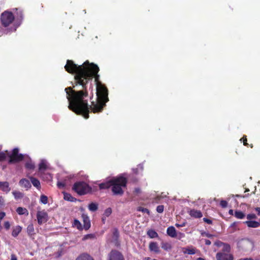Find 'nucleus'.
Masks as SVG:
<instances>
[{"instance_id":"nucleus-13","label":"nucleus","mask_w":260,"mask_h":260,"mask_svg":"<svg viewBox=\"0 0 260 260\" xmlns=\"http://www.w3.org/2000/svg\"><path fill=\"white\" fill-rule=\"evenodd\" d=\"M0 190L6 193H8L10 192L11 190V187H10L9 182L7 181H0Z\"/></svg>"},{"instance_id":"nucleus-52","label":"nucleus","mask_w":260,"mask_h":260,"mask_svg":"<svg viewBox=\"0 0 260 260\" xmlns=\"http://www.w3.org/2000/svg\"><path fill=\"white\" fill-rule=\"evenodd\" d=\"M11 260H17V256L14 254H12L11 255Z\"/></svg>"},{"instance_id":"nucleus-48","label":"nucleus","mask_w":260,"mask_h":260,"mask_svg":"<svg viewBox=\"0 0 260 260\" xmlns=\"http://www.w3.org/2000/svg\"><path fill=\"white\" fill-rule=\"evenodd\" d=\"M4 227L6 230H9L10 228V224L9 221H5L4 222Z\"/></svg>"},{"instance_id":"nucleus-2","label":"nucleus","mask_w":260,"mask_h":260,"mask_svg":"<svg viewBox=\"0 0 260 260\" xmlns=\"http://www.w3.org/2000/svg\"><path fill=\"white\" fill-rule=\"evenodd\" d=\"M89 62L88 60H86L82 64L78 65L72 60H67V63L64 66L66 71L69 73L75 74L74 76L75 85L72 87L73 88L82 83V78L83 77V76H84Z\"/></svg>"},{"instance_id":"nucleus-35","label":"nucleus","mask_w":260,"mask_h":260,"mask_svg":"<svg viewBox=\"0 0 260 260\" xmlns=\"http://www.w3.org/2000/svg\"><path fill=\"white\" fill-rule=\"evenodd\" d=\"M137 211L142 212L143 213H146L148 215H149L150 214V211L148 209L143 208L142 207H138L137 208Z\"/></svg>"},{"instance_id":"nucleus-8","label":"nucleus","mask_w":260,"mask_h":260,"mask_svg":"<svg viewBox=\"0 0 260 260\" xmlns=\"http://www.w3.org/2000/svg\"><path fill=\"white\" fill-rule=\"evenodd\" d=\"M37 218L38 224L41 225L47 221L48 214L45 210L38 211L37 213Z\"/></svg>"},{"instance_id":"nucleus-21","label":"nucleus","mask_w":260,"mask_h":260,"mask_svg":"<svg viewBox=\"0 0 260 260\" xmlns=\"http://www.w3.org/2000/svg\"><path fill=\"white\" fill-rule=\"evenodd\" d=\"M112 179L108 181L100 183L99 185L100 189H109L111 187Z\"/></svg>"},{"instance_id":"nucleus-11","label":"nucleus","mask_w":260,"mask_h":260,"mask_svg":"<svg viewBox=\"0 0 260 260\" xmlns=\"http://www.w3.org/2000/svg\"><path fill=\"white\" fill-rule=\"evenodd\" d=\"M82 218L83 222V228L85 230H88L91 226L89 217L86 214H82Z\"/></svg>"},{"instance_id":"nucleus-55","label":"nucleus","mask_w":260,"mask_h":260,"mask_svg":"<svg viewBox=\"0 0 260 260\" xmlns=\"http://www.w3.org/2000/svg\"><path fill=\"white\" fill-rule=\"evenodd\" d=\"M4 202V199L2 197H0V204H3Z\"/></svg>"},{"instance_id":"nucleus-5","label":"nucleus","mask_w":260,"mask_h":260,"mask_svg":"<svg viewBox=\"0 0 260 260\" xmlns=\"http://www.w3.org/2000/svg\"><path fill=\"white\" fill-rule=\"evenodd\" d=\"M15 17L12 12L5 11L1 14V21L2 25L5 27L9 26L14 20Z\"/></svg>"},{"instance_id":"nucleus-39","label":"nucleus","mask_w":260,"mask_h":260,"mask_svg":"<svg viewBox=\"0 0 260 260\" xmlns=\"http://www.w3.org/2000/svg\"><path fill=\"white\" fill-rule=\"evenodd\" d=\"M7 157V155L5 153L0 151V162L4 161Z\"/></svg>"},{"instance_id":"nucleus-41","label":"nucleus","mask_w":260,"mask_h":260,"mask_svg":"<svg viewBox=\"0 0 260 260\" xmlns=\"http://www.w3.org/2000/svg\"><path fill=\"white\" fill-rule=\"evenodd\" d=\"M164 210V206L163 205H158L156 208V211L158 213H161Z\"/></svg>"},{"instance_id":"nucleus-22","label":"nucleus","mask_w":260,"mask_h":260,"mask_svg":"<svg viewBox=\"0 0 260 260\" xmlns=\"http://www.w3.org/2000/svg\"><path fill=\"white\" fill-rule=\"evenodd\" d=\"M161 247L162 249L167 251L171 250L172 248L171 244L168 242H161Z\"/></svg>"},{"instance_id":"nucleus-58","label":"nucleus","mask_w":260,"mask_h":260,"mask_svg":"<svg viewBox=\"0 0 260 260\" xmlns=\"http://www.w3.org/2000/svg\"><path fill=\"white\" fill-rule=\"evenodd\" d=\"M197 260H205V259L202 257H199L197 258Z\"/></svg>"},{"instance_id":"nucleus-46","label":"nucleus","mask_w":260,"mask_h":260,"mask_svg":"<svg viewBox=\"0 0 260 260\" xmlns=\"http://www.w3.org/2000/svg\"><path fill=\"white\" fill-rule=\"evenodd\" d=\"M57 185L58 188H62L64 187L65 186V183L62 182H58L57 183Z\"/></svg>"},{"instance_id":"nucleus-57","label":"nucleus","mask_w":260,"mask_h":260,"mask_svg":"<svg viewBox=\"0 0 260 260\" xmlns=\"http://www.w3.org/2000/svg\"><path fill=\"white\" fill-rule=\"evenodd\" d=\"M229 213L231 215H233V210H230Z\"/></svg>"},{"instance_id":"nucleus-14","label":"nucleus","mask_w":260,"mask_h":260,"mask_svg":"<svg viewBox=\"0 0 260 260\" xmlns=\"http://www.w3.org/2000/svg\"><path fill=\"white\" fill-rule=\"evenodd\" d=\"M20 186L25 188L26 190L30 189L31 185L29 181L25 178L21 179L19 182Z\"/></svg>"},{"instance_id":"nucleus-12","label":"nucleus","mask_w":260,"mask_h":260,"mask_svg":"<svg viewBox=\"0 0 260 260\" xmlns=\"http://www.w3.org/2000/svg\"><path fill=\"white\" fill-rule=\"evenodd\" d=\"M214 245L218 247H222L221 250H223L224 251H228L229 250L231 245L226 243H224L219 240H217L215 242Z\"/></svg>"},{"instance_id":"nucleus-49","label":"nucleus","mask_w":260,"mask_h":260,"mask_svg":"<svg viewBox=\"0 0 260 260\" xmlns=\"http://www.w3.org/2000/svg\"><path fill=\"white\" fill-rule=\"evenodd\" d=\"M141 190L140 188L139 187H137V188H135L134 190V192L136 194H139L141 193Z\"/></svg>"},{"instance_id":"nucleus-30","label":"nucleus","mask_w":260,"mask_h":260,"mask_svg":"<svg viewBox=\"0 0 260 260\" xmlns=\"http://www.w3.org/2000/svg\"><path fill=\"white\" fill-rule=\"evenodd\" d=\"M235 216L238 219H243L245 217V215L241 211H236L235 212Z\"/></svg>"},{"instance_id":"nucleus-10","label":"nucleus","mask_w":260,"mask_h":260,"mask_svg":"<svg viewBox=\"0 0 260 260\" xmlns=\"http://www.w3.org/2000/svg\"><path fill=\"white\" fill-rule=\"evenodd\" d=\"M149 250L150 252L155 254H159L160 252L159 247L157 242H150L149 244Z\"/></svg>"},{"instance_id":"nucleus-36","label":"nucleus","mask_w":260,"mask_h":260,"mask_svg":"<svg viewBox=\"0 0 260 260\" xmlns=\"http://www.w3.org/2000/svg\"><path fill=\"white\" fill-rule=\"evenodd\" d=\"M40 201L44 204H46L48 203V198L45 195H41L40 197Z\"/></svg>"},{"instance_id":"nucleus-29","label":"nucleus","mask_w":260,"mask_h":260,"mask_svg":"<svg viewBox=\"0 0 260 260\" xmlns=\"http://www.w3.org/2000/svg\"><path fill=\"white\" fill-rule=\"evenodd\" d=\"M73 225L76 227L79 230H82L83 227L81 222L78 219H75L73 223Z\"/></svg>"},{"instance_id":"nucleus-38","label":"nucleus","mask_w":260,"mask_h":260,"mask_svg":"<svg viewBox=\"0 0 260 260\" xmlns=\"http://www.w3.org/2000/svg\"><path fill=\"white\" fill-rule=\"evenodd\" d=\"M112 213V209L111 208H108L104 212V215L106 216H109Z\"/></svg>"},{"instance_id":"nucleus-54","label":"nucleus","mask_w":260,"mask_h":260,"mask_svg":"<svg viewBox=\"0 0 260 260\" xmlns=\"http://www.w3.org/2000/svg\"><path fill=\"white\" fill-rule=\"evenodd\" d=\"M205 243L206 245H210L211 244V242L209 240L206 239L205 240Z\"/></svg>"},{"instance_id":"nucleus-23","label":"nucleus","mask_w":260,"mask_h":260,"mask_svg":"<svg viewBox=\"0 0 260 260\" xmlns=\"http://www.w3.org/2000/svg\"><path fill=\"white\" fill-rule=\"evenodd\" d=\"M21 230H22V228L20 226H19V225L16 226L13 229V231L12 232V236L14 237H16L19 235V234L21 232Z\"/></svg>"},{"instance_id":"nucleus-42","label":"nucleus","mask_w":260,"mask_h":260,"mask_svg":"<svg viewBox=\"0 0 260 260\" xmlns=\"http://www.w3.org/2000/svg\"><path fill=\"white\" fill-rule=\"evenodd\" d=\"M220 205L222 208H226L228 206V202L226 201L222 200L220 202Z\"/></svg>"},{"instance_id":"nucleus-44","label":"nucleus","mask_w":260,"mask_h":260,"mask_svg":"<svg viewBox=\"0 0 260 260\" xmlns=\"http://www.w3.org/2000/svg\"><path fill=\"white\" fill-rule=\"evenodd\" d=\"M201 235H202V236H206V237H208V238H212V237H213V235L210 234H209V233H206V232H202V233H201Z\"/></svg>"},{"instance_id":"nucleus-25","label":"nucleus","mask_w":260,"mask_h":260,"mask_svg":"<svg viewBox=\"0 0 260 260\" xmlns=\"http://www.w3.org/2000/svg\"><path fill=\"white\" fill-rule=\"evenodd\" d=\"M63 196V199L66 201L70 202H75L76 201V199L73 197L70 193L64 192Z\"/></svg>"},{"instance_id":"nucleus-56","label":"nucleus","mask_w":260,"mask_h":260,"mask_svg":"<svg viewBox=\"0 0 260 260\" xmlns=\"http://www.w3.org/2000/svg\"><path fill=\"white\" fill-rule=\"evenodd\" d=\"M238 260H252V258H241Z\"/></svg>"},{"instance_id":"nucleus-33","label":"nucleus","mask_w":260,"mask_h":260,"mask_svg":"<svg viewBox=\"0 0 260 260\" xmlns=\"http://www.w3.org/2000/svg\"><path fill=\"white\" fill-rule=\"evenodd\" d=\"M119 237V231L117 229H114L113 232V238L117 241Z\"/></svg>"},{"instance_id":"nucleus-59","label":"nucleus","mask_w":260,"mask_h":260,"mask_svg":"<svg viewBox=\"0 0 260 260\" xmlns=\"http://www.w3.org/2000/svg\"><path fill=\"white\" fill-rule=\"evenodd\" d=\"M249 145L250 148H253V145L252 144H250V145Z\"/></svg>"},{"instance_id":"nucleus-26","label":"nucleus","mask_w":260,"mask_h":260,"mask_svg":"<svg viewBox=\"0 0 260 260\" xmlns=\"http://www.w3.org/2000/svg\"><path fill=\"white\" fill-rule=\"evenodd\" d=\"M147 234L150 238H157L158 236V234L152 229L149 230L147 232Z\"/></svg>"},{"instance_id":"nucleus-53","label":"nucleus","mask_w":260,"mask_h":260,"mask_svg":"<svg viewBox=\"0 0 260 260\" xmlns=\"http://www.w3.org/2000/svg\"><path fill=\"white\" fill-rule=\"evenodd\" d=\"M255 211L256 212L257 215L260 216V207H256L255 208Z\"/></svg>"},{"instance_id":"nucleus-4","label":"nucleus","mask_w":260,"mask_h":260,"mask_svg":"<svg viewBox=\"0 0 260 260\" xmlns=\"http://www.w3.org/2000/svg\"><path fill=\"white\" fill-rule=\"evenodd\" d=\"M72 190L78 195L83 196L91 192V187L84 181L76 182L72 186Z\"/></svg>"},{"instance_id":"nucleus-20","label":"nucleus","mask_w":260,"mask_h":260,"mask_svg":"<svg viewBox=\"0 0 260 260\" xmlns=\"http://www.w3.org/2000/svg\"><path fill=\"white\" fill-rule=\"evenodd\" d=\"M29 179L34 186L36 187L39 190L41 189V183L40 181L38 179L34 177L30 176L29 177Z\"/></svg>"},{"instance_id":"nucleus-6","label":"nucleus","mask_w":260,"mask_h":260,"mask_svg":"<svg viewBox=\"0 0 260 260\" xmlns=\"http://www.w3.org/2000/svg\"><path fill=\"white\" fill-rule=\"evenodd\" d=\"M231 247H230L229 250L228 251H224L221 250L220 251L218 252L216 254V260H234V255L231 253Z\"/></svg>"},{"instance_id":"nucleus-43","label":"nucleus","mask_w":260,"mask_h":260,"mask_svg":"<svg viewBox=\"0 0 260 260\" xmlns=\"http://www.w3.org/2000/svg\"><path fill=\"white\" fill-rule=\"evenodd\" d=\"M256 218V216L254 214H249L247 215V218L250 220L252 219H255Z\"/></svg>"},{"instance_id":"nucleus-31","label":"nucleus","mask_w":260,"mask_h":260,"mask_svg":"<svg viewBox=\"0 0 260 260\" xmlns=\"http://www.w3.org/2000/svg\"><path fill=\"white\" fill-rule=\"evenodd\" d=\"M88 209L90 211L94 212L98 209V205L96 203H91L88 205Z\"/></svg>"},{"instance_id":"nucleus-28","label":"nucleus","mask_w":260,"mask_h":260,"mask_svg":"<svg viewBox=\"0 0 260 260\" xmlns=\"http://www.w3.org/2000/svg\"><path fill=\"white\" fill-rule=\"evenodd\" d=\"M12 194L16 200L20 199L23 197V194L19 191H13Z\"/></svg>"},{"instance_id":"nucleus-32","label":"nucleus","mask_w":260,"mask_h":260,"mask_svg":"<svg viewBox=\"0 0 260 260\" xmlns=\"http://www.w3.org/2000/svg\"><path fill=\"white\" fill-rule=\"evenodd\" d=\"M25 167L28 170H33L35 168V164L31 160H29L25 163Z\"/></svg>"},{"instance_id":"nucleus-16","label":"nucleus","mask_w":260,"mask_h":260,"mask_svg":"<svg viewBox=\"0 0 260 260\" xmlns=\"http://www.w3.org/2000/svg\"><path fill=\"white\" fill-rule=\"evenodd\" d=\"M26 232L30 238H34V236L36 235V233L33 224H29L27 226L26 228Z\"/></svg>"},{"instance_id":"nucleus-24","label":"nucleus","mask_w":260,"mask_h":260,"mask_svg":"<svg viewBox=\"0 0 260 260\" xmlns=\"http://www.w3.org/2000/svg\"><path fill=\"white\" fill-rule=\"evenodd\" d=\"M16 212L19 215H28V212L25 208L19 207L17 208Z\"/></svg>"},{"instance_id":"nucleus-7","label":"nucleus","mask_w":260,"mask_h":260,"mask_svg":"<svg viewBox=\"0 0 260 260\" xmlns=\"http://www.w3.org/2000/svg\"><path fill=\"white\" fill-rule=\"evenodd\" d=\"M19 149L17 148L13 149L12 154L9 156V164L17 162L23 160L24 157L22 154H19Z\"/></svg>"},{"instance_id":"nucleus-15","label":"nucleus","mask_w":260,"mask_h":260,"mask_svg":"<svg viewBox=\"0 0 260 260\" xmlns=\"http://www.w3.org/2000/svg\"><path fill=\"white\" fill-rule=\"evenodd\" d=\"M188 214L191 217L196 218H201L203 216L202 213L201 212V211L195 209H191L189 211H188Z\"/></svg>"},{"instance_id":"nucleus-47","label":"nucleus","mask_w":260,"mask_h":260,"mask_svg":"<svg viewBox=\"0 0 260 260\" xmlns=\"http://www.w3.org/2000/svg\"><path fill=\"white\" fill-rule=\"evenodd\" d=\"M186 223H187L186 222H181V223H176L175 225L177 228H181V227L185 226L186 225Z\"/></svg>"},{"instance_id":"nucleus-3","label":"nucleus","mask_w":260,"mask_h":260,"mask_svg":"<svg viewBox=\"0 0 260 260\" xmlns=\"http://www.w3.org/2000/svg\"><path fill=\"white\" fill-rule=\"evenodd\" d=\"M127 183V178L122 176H119L112 178L111 190L113 194L122 196L124 193L123 188L126 187Z\"/></svg>"},{"instance_id":"nucleus-18","label":"nucleus","mask_w":260,"mask_h":260,"mask_svg":"<svg viewBox=\"0 0 260 260\" xmlns=\"http://www.w3.org/2000/svg\"><path fill=\"white\" fill-rule=\"evenodd\" d=\"M249 228H256L260 226V223L256 221L248 220L244 222Z\"/></svg>"},{"instance_id":"nucleus-27","label":"nucleus","mask_w":260,"mask_h":260,"mask_svg":"<svg viewBox=\"0 0 260 260\" xmlns=\"http://www.w3.org/2000/svg\"><path fill=\"white\" fill-rule=\"evenodd\" d=\"M76 260H93V259L87 254H82L78 256Z\"/></svg>"},{"instance_id":"nucleus-40","label":"nucleus","mask_w":260,"mask_h":260,"mask_svg":"<svg viewBox=\"0 0 260 260\" xmlns=\"http://www.w3.org/2000/svg\"><path fill=\"white\" fill-rule=\"evenodd\" d=\"M241 141H243V145L245 146L248 147L249 144L247 143V139L246 136H244L241 139Z\"/></svg>"},{"instance_id":"nucleus-19","label":"nucleus","mask_w":260,"mask_h":260,"mask_svg":"<svg viewBox=\"0 0 260 260\" xmlns=\"http://www.w3.org/2000/svg\"><path fill=\"white\" fill-rule=\"evenodd\" d=\"M167 234L172 238H175L177 236V233L175 228L171 226L168 228L167 230Z\"/></svg>"},{"instance_id":"nucleus-9","label":"nucleus","mask_w":260,"mask_h":260,"mask_svg":"<svg viewBox=\"0 0 260 260\" xmlns=\"http://www.w3.org/2000/svg\"><path fill=\"white\" fill-rule=\"evenodd\" d=\"M109 260H124L123 255L119 251L113 250L109 254Z\"/></svg>"},{"instance_id":"nucleus-45","label":"nucleus","mask_w":260,"mask_h":260,"mask_svg":"<svg viewBox=\"0 0 260 260\" xmlns=\"http://www.w3.org/2000/svg\"><path fill=\"white\" fill-rule=\"evenodd\" d=\"M94 237L93 235L92 234H87L84 236V237L83 238V240H87L88 239H91Z\"/></svg>"},{"instance_id":"nucleus-37","label":"nucleus","mask_w":260,"mask_h":260,"mask_svg":"<svg viewBox=\"0 0 260 260\" xmlns=\"http://www.w3.org/2000/svg\"><path fill=\"white\" fill-rule=\"evenodd\" d=\"M47 169V166L45 162L42 161L39 166V169L40 171L45 170Z\"/></svg>"},{"instance_id":"nucleus-17","label":"nucleus","mask_w":260,"mask_h":260,"mask_svg":"<svg viewBox=\"0 0 260 260\" xmlns=\"http://www.w3.org/2000/svg\"><path fill=\"white\" fill-rule=\"evenodd\" d=\"M15 11V17L19 21H22L23 18V11L20 8H15L13 9Z\"/></svg>"},{"instance_id":"nucleus-34","label":"nucleus","mask_w":260,"mask_h":260,"mask_svg":"<svg viewBox=\"0 0 260 260\" xmlns=\"http://www.w3.org/2000/svg\"><path fill=\"white\" fill-rule=\"evenodd\" d=\"M184 252L188 254H194L196 253L195 248H186Z\"/></svg>"},{"instance_id":"nucleus-50","label":"nucleus","mask_w":260,"mask_h":260,"mask_svg":"<svg viewBox=\"0 0 260 260\" xmlns=\"http://www.w3.org/2000/svg\"><path fill=\"white\" fill-rule=\"evenodd\" d=\"M203 221L208 223V224H211L212 223V221L211 220L208 219V218H203Z\"/></svg>"},{"instance_id":"nucleus-1","label":"nucleus","mask_w":260,"mask_h":260,"mask_svg":"<svg viewBox=\"0 0 260 260\" xmlns=\"http://www.w3.org/2000/svg\"><path fill=\"white\" fill-rule=\"evenodd\" d=\"M98 66L89 62L82 78V89L76 90L72 87L65 88L69 101L68 108L85 119L89 117L90 111L94 113L103 111L109 101L108 90L99 81Z\"/></svg>"},{"instance_id":"nucleus-51","label":"nucleus","mask_w":260,"mask_h":260,"mask_svg":"<svg viewBox=\"0 0 260 260\" xmlns=\"http://www.w3.org/2000/svg\"><path fill=\"white\" fill-rule=\"evenodd\" d=\"M6 214L4 212H0V221L4 218Z\"/></svg>"}]
</instances>
